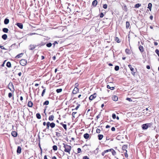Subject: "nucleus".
Returning a JSON list of instances; mask_svg holds the SVG:
<instances>
[{
    "instance_id": "1",
    "label": "nucleus",
    "mask_w": 159,
    "mask_h": 159,
    "mask_svg": "<svg viewBox=\"0 0 159 159\" xmlns=\"http://www.w3.org/2000/svg\"><path fill=\"white\" fill-rule=\"evenodd\" d=\"M63 144L64 145L63 147L65 148V149L64 150V151L70 154V152L71 149V147L70 146L68 145L67 144H66L64 143H63Z\"/></svg>"
},
{
    "instance_id": "2",
    "label": "nucleus",
    "mask_w": 159,
    "mask_h": 159,
    "mask_svg": "<svg viewBox=\"0 0 159 159\" xmlns=\"http://www.w3.org/2000/svg\"><path fill=\"white\" fill-rule=\"evenodd\" d=\"M20 63L21 65L25 66L26 64L27 60L25 59H22L20 61Z\"/></svg>"
},
{
    "instance_id": "3",
    "label": "nucleus",
    "mask_w": 159,
    "mask_h": 159,
    "mask_svg": "<svg viewBox=\"0 0 159 159\" xmlns=\"http://www.w3.org/2000/svg\"><path fill=\"white\" fill-rule=\"evenodd\" d=\"M97 94L96 93H94L93 94L91 95L89 98V99L90 100H92L94 99L96 97Z\"/></svg>"
},
{
    "instance_id": "4",
    "label": "nucleus",
    "mask_w": 159,
    "mask_h": 159,
    "mask_svg": "<svg viewBox=\"0 0 159 159\" xmlns=\"http://www.w3.org/2000/svg\"><path fill=\"white\" fill-rule=\"evenodd\" d=\"M149 126V124H145L142 125V128L143 129H147Z\"/></svg>"
},
{
    "instance_id": "5",
    "label": "nucleus",
    "mask_w": 159,
    "mask_h": 159,
    "mask_svg": "<svg viewBox=\"0 0 159 159\" xmlns=\"http://www.w3.org/2000/svg\"><path fill=\"white\" fill-rule=\"evenodd\" d=\"M128 66L129 67L130 70L132 71L131 73L133 75H134V74L135 73V72H134V69L132 67H131V66L130 65H128Z\"/></svg>"
},
{
    "instance_id": "6",
    "label": "nucleus",
    "mask_w": 159,
    "mask_h": 159,
    "mask_svg": "<svg viewBox=\"0 0 159 159\" xmlns=\"http://www.w3.org/2000/svg\"><path fill=\"white\" fill-rule=\"evenodd\" d=\"M79 91V89L77 87H75L74 89H73L72 93L74 94H75L77 93V92H78Z\"/></svg>"
},
{
    "instance_id": "7",
    "label": "nucleus",
    "mask_w": 159,
    "mask_h": 159,
    "mask_svg": "<svg viewBox=\"0 0 159 159\" xmlns=\"http://www.w3.org/2000/svg\"><path fill=\"white\" fill-rule=\"evenodd\" d=\"M21 148L20 146H18L17 150V153L20 154L21 153Z\"/></svg>"
},
{
    "instance_id": "8",
    "label": "nucleus",
    "mask_w": 159,
    "mask_h": 159,
    "mask_svg": "<svg viewBox=\"0 0 159 159\" xmlns=\"http://www.w3.org/2000/svg\"><path fill=\"white\" fill-rule=\"evenodd\" d=\"M11 135L14 137H16L17 136V133L16 131H12L11 133Z\"/></svg>"
},
{
    "instance_id": "9",
    "label": "nucleus",
    "mask_w": 159,
    "mask_h": 159,
    "mask_svg": "<svg viewBox=\"0 0 159 159\" xmlns=\"http://www.w3.org/2000/svg\"><path fill=\"white\" fill-rule=\"evenodd\" d=\"M2 38L3 39L5 40L7 39V35L6 34H4L2 35Z\"/></svg>"
},
{
    "instance_id": "10",
    "label": "nucleus",
    "mask_w": 159,
    "mask_h": 159,
    "mask_svg": "<svg viewBox=\"0 0 159 159\" xmlns=\"http://www.w3.org/2000/svg\"><path fill=\"white\" fill-rule=\"evenodd\" d=\"M2 31L4 33H7L9 31V30L7 28H4L2 29Z\"/></svg>"
},
{
    "instance_id": "11",
    "label": "nucleus",
    "mask_w": 159,
    "mask_h": 159,
    "mask_svg": "<svg viewBox=\"0 0 159 159\" xmlns=\"http://www.w3.org/2000/svg\"><path fill=\"white\" fill-rule=\"evenodd\" d=\"M89 135L88 133H86L84 135V138L86 139H88L89 138Z\"/></svg>"
},
{
    "instance_id": "12",
    "label": "nucleus",
    "mask_w": 159,
    "mask_h": 159,
    "mask_svg": "<svg viewBox=\"0 0 159 159\" xmlns=\"http://www.w3.org/2000/svg\"><path fill=\"white\" fill-rule=\"evenodd\" d=\"M17 26L19 27L20 29H22L23 27V25L21 23H17Z\"/></svg>"
},
{
    "instance_id": "13",
    "label": "nucleus",
    "mask_w": 159,
    "mask_h": 159,
    "mask_svg": "<svg viewBox=\"0 0 159 159\" xmlns=\"http://www.w3.org/2000/svg\"><path fill=\"white\" fill-rule=\"evenodd\" d=\"M9 19L7 18H6L4 20V24L5 25H7V24L9 23Z\"/></svg>"
},
{
    "instance_id": "14",
    "label": "nucleus",
    "mask_w": 159,
    "mask_h": 159,
    "mask_svg": "<svg viewBox=\"0 0 159 159\" xmlns=\"http://www.w3.org/2000/svg\"><path fill=\"white\" fill-rule=\"evenodd\" d=\"M97 1L96 0H94L93 2L92 5L94 7H96L97 4Z\"/></svg>"
},
{
    "instance_id": "15",
    "label": "nucleus",
    "mask_w": 159,
    "mask_h": 159,
    "mask_svg": "<svg viewBox=\"0 0 159 159\" xmlns=\"http://www.w3.org/2000/svg\"><path fill=\"white\" fill-rule=\"evenodd\" d=\"M112 99L113 101H116L118 100V98L117 96H113L112 97Z\"/></svg>"
},
{
    "instance_id": "16",
    "label": "nucleus",
    "mask_w": 159,
    "mask_h": 159,
    "mask_svg": "<svg viewBox=\"0 0 159 159\" xmlns=\"http://www.w3.org/2000/svg\"><path fill=\"white\" fill-rule=\"evenodd\" d=\"M139 49L141 52H143L144 51V48L142 46L140 45L139 47Z\"/></svg>"
},
{
    "instance_id": "17",
    "label": "nucleus",
    "mask_w": 159,
    "mask_h": 159,
    "mask_svg": "<svg viewBox=\"0 0 159 159\" xmlns=\"http://www.w3.org/2000/svg\"><path fill=\"white\" fill-rule=\"evenodd\" d=\"M28 105L29 107H32L33 106V103L31 101H29L28 103Z\"/></svg>"
},
{
    "instance_id": "18",
    "label": "nucleus",
    "mask_w": 159,
    "mask_h": 159,
    "mask_svg": "<svg viewBox=\"0 0 159 159\" xmlns=\"http://www.w3.org/2000/svg\"><path fill=\"white\" fill-rule=\"evenodd\" d=\"M54 116L53 115H51L49 116L48 119L50 121H52L53 120Z\"/></svg>"
},
{
    "instance_id": "19",
    "label": "nucleus",
    "mask_w": 159,
    "mask_h": 159,
    "mask_svg": "<svg viewBox=\"0 0 159 159\" xmlns=\"http://www.w3.org/2000/svg\"><path fill=\"white\" fill-rule=\"evenodd\" d=\"M98 139L99 140H101L103 137V135L102 134H98Z\"/></svg>"
},
{
    "instance_id": "20",
    "label": "nucleus",
    "mask_w": 159,
    "mask_h": 159,
    "mask_svg": "<svg viewBox=\"0 0 159 159\" xmlns=\"http://www.w3.org/2000/svg\"><path fill=\"white\" fill-rule=\"evenodd\" d=\"M152 6V4L151 3H149L148 4V8L150 10V11H151V10Z\"/></svg>"
},
{
    "instance_id": "21",
    "label": "nucleus",
    "mask_w": 159,
    "mask_h": 159,
    "mask_svg": "<svg viewBox=\"0 0 159 159\" xmlns=\"http://www.w3.org/2000/svg\"><path fill=\"white\" fill-rule=\"evenodd\" d=\"M55 124L54 123H50V126L52 128H53L54 127H55Z\"/></svg>"
},
{
    "instance_id": "22",
    "label": "nucleus",
    "mask_w": 159,
    "mask_h": 159,
    "mask_svg": "<svg viewBox=\"0 0 159 159\" xmlns=\"http://www.w3.org/2000/svg\"><path fill=\"white\" fill-rule=\"evenodd\" d=\"M23 54L22 53L19 54L16 56V57L17 58H19L23 56Z\"/></svg>"
},
{
    "instance_id": "23",
    "label": "nucleus",
    "mask_w": 159,
    "mask_h": 159,
    "mask_svg": "<svg viewBox=\"0 0 159 159\" xmlns=\"http://www.w3.org/2000/svg\"><path fill=\"white\" fill-rule=\"evenodd\" d=\"M126 53L128 54H130V51L128 49H126L125 50Z\"/></svg>"
},
{
    "instance_id": "24",
    "label": "nucleus",
    "mask_w": 159,
    "mask_h": 159,
    "mask_svg": "<svg viewBox=\"0 0 159 159\" xmlns=\"http://www.w3.org/2000/svg\"><path fill=\"white\" fill-rule=\"evenodd\" d=\"M36 116L37 118L38 119H40L41 118V116L39 113H37L36 114Z\"/></svg>"
},
{
    "instance_id": "25",
    "label": "nucleus",
    "mask_w": 159,
    "mask_h": 159,
    "mask_svg": "<svg viewBox=\"0 0 159 159\" xmlns=\"http://www.w3.org/2000/svg\"><path fill=\"white\" fill-rule=\"evenodd\" d=\"M127 148V146L126 145H124L122 146V149L126 151V149Z\"/></svg>"
},
{
    "instance_id": "26",
    "label": "nucleus",
    "mask_w": 159,
    "mask_h": 159,
    "mask_svg": "<svg viewBox=\"0 0 159 159\" xmlns=\"http://www.w3.org/2000/svg\"><path fill=\"white\" fill-rule=\"evenodd\" d=\"M141 6V4L139 3H137L136 4H135L134 6V7L135 8H139Z\"/></svg>"
},
{
    "instance_id": "27",
    "label": "nucleus",
    "mask_w": 159,
    "mask_h": 159,
    "mask_svg": "<svg viewBox=\"0 0 159 159\" xmlns=\"http://www.w3.org/2000/svg\"><path fill=\"white\" fill-rule=\"evenodd\" d=\"M111 151H112L111 152L113 155H115L116 154V152L113 149H111Z\"/></svg>"
},
{
    "instance_id": "28",
    "label": "nucleus",
    "mask_w": 159,
    "mask_h": 159,
    "mask_svg": "<svg viewBox=\"0 0 159 159\" xmlns=\"http://www.w3.org/2000/svg\"><path fill=\"white\" fill-rule=\"evenodd\" d=\"M50 125V123L49 122H48L46 123L47 128L49 129V126Z\"/></svg>"
},
{
    "instance_id": "29",
    "label": "nucleus",
    "mask_w": 159,
    "mask_h": 159,
    "mask_svg": "<svg viewBox=\"0 0 159 159\" xmlns=\"http://www.w3.org/2000/svg\"><path fill=\"white\" fill-rule=\"evenodd\" d=\"M53 149L54 151H56L57 149V146L56 145H54L53 147Z\"/></svg>"
},
{
    "instance_id": "30",
    "label": "nucleus",
    "mask_w": 159,
    "mask_h": 159,
    "mask_svg": "<svg viewBox=\"0 0 159 159\" xmlns=\"http://www.w3.org/2000/svg\"><path fill=\"white\" fill-rule=\"evenodd\" d=\"M49 102L48 101H45L43 103V105H48L49 104Z\"/></svg>"
},
{
    "instance_id": "31",
    "label": "nucleus",
    "mask_w": 159,
    "mask_h": 159,
    "mask_svg": "<svg viewBox=\"0 0 159 159\" xmlns=\"http://www.w3.org/2000/svg\"><path fill=\"white\" fill-rule=\"evenodd\" d=\"M62 91L61 89H57L56 90V92L57 93H59L61 92Z\"/></svg>"
},
{
    "instance_id": "32",
    "label": "nucleus",
    "mask_w": 159,
    "mask_h": 159,
    "mask_svg": "<svg viewBox=\"0 0 159 159\" xmlns=\"http://www.w3.org/2000/svg\"><path fill=\"white\" fill-rule=\"evenodd\" d=\"M52 46V44L51 43H47L46 46L48 47H50Z\"/></svg>"
},
{
    "instance_id": "33",
    "label": "nucleus",
    "mask_w": 159,
    "mask_h": 159,
    "mask_svg": "<svg viewBox=\"0 0 159 159\" xmlns=\"http://www.w3.org/2000/svg\"><path fill=\"white\" fill-rule=\"evenodd\" d=\"M126 28H128L129 26V24L128 21H126Z\"/></svg>"
},
{
    "instance_id": "34",
    "label": "nucleus",
    "mask_w": 159,
    "mask_h": 159,
    "mask_svg": "<svg viewBox=\"0 0 159 159\" xmlns=\"http://www.w3.org/2000/svg\"><path fill=\"white\" fill-rule=\"evenodd\" d=\"M119 67L118 66H115V70L116 71H117V70H119Z\"/></svg>"
},
{
    "instance_id": "35",
    "label": "nucleus",
    "mask_w": 159,
    "mask_h": 159,
    "mask_svg": "<svg viewBox=\"0 0 159 159\" xmlns=\"http://www.w3.org/2000/svg\"><path fill=\"white\" fill-rule=\"evenodd\" d=\"M62 126L66 130H67L66 125L62 124Z\"/></svg>"
},
{
    "instance_id": "36",
    "label": "nucleus",
    "mask_w": 159,
    "mask_h": 159,
    "mask_svg": "<svg viewBox=\"0 0 159 159\" xmlns=\"http://www.w3.org/2000/svg\"><path fill=\"white\" fill-rule=\"evenodd\" d=\"M45 91H46V89H44L43 90V91L42 92V94H41V95L42 97L43 96L44 94V93L45 92Z\"/></svg>"
},
{
    "instance_id": "37",
    "label": "nucleus",
    "mask_w": 159,
    "mask_h": 159,
    "mask_svg": "<svg viewBox=\"0 0 159 159\" xmlns=\"http://www.w3.org/2000/svg\"><path fill=\"white\" fill-rule=\"evenodd\" d=\"M30 50H33L35 48V47L34 45H30Z\"/></svg>"
},
{
    "instance_id": "38",
    "label": "nucleus",
    "mask_w": 159,
    "mask_h": 159,
    "mask_svg": "<svg viewBox=\"0 0 159 159\" xmlns=\"http://www.w3.org/2000/svg\"><path fill=\"white\" fill-rule=\"evenodd\" d=\"M6 66L8 67H10V62L8 61L6 64Z\"/></svg>"
},
{
    "instance_id": "39",
    "label": "nucleus",
    "mask_w": 159,
    "mask_h": 159,
    "mask_svg": "<svg viewBox=\"0 0 159 159\" xmlns=\"http://www.w3.org/2000/svg\"><path fill=\"white\" fill-rule=\"evenodd\" d=\"M107 5L106 4H104L103 6V7L105 9H107Z\"/></svg>"
},
{
    "instance_id": "40",
    "label": "nucleus",
    "mask_w": 159,
    "mask_h": 159,
    "mask_svg": "<svg viewBox=\"0 0 159 159\" xmlns=\"http://www.w3.org/2000/svg\"><path fill=\"white\" fill-rule=\"evenodd\" d=\"M77 150H78L77 153H80L81 151V149L80 148H78L77 149Z\"/></svg>"
},
{
    "instance_id": "41",
    "label": "nucleus",
    "mask_w": 159,
    "mask_h": 159,
    "mask_svg": "<svg viewBox=\"0 0 159 159\" xmlns=\"http://www.w3.org/2000/svg\"><path fill=\"white\" fill-rule=\"evenodd\" d=\"M112 117L113 119H115L116 118V115L115 114L113 113L112 115Z\"/></svg>"
},
{
    "instance_id": "42",
    "label": "nucleus",
    "mask_w": 159,
    "mask_h": 159,
    "mask_svg": "<svg viewBox=\"0 0 159 159\" xmlns=\"http://www.w3.org/2000/svg\"><path fill=\"white\" fill-rule=\"evenodd\" d=\"M111 149H108V150H105L104 151V152H105V153H106L107 152H109V151H111Z\"/></svg>"
},
{
    "instance_id": "43",
    "label": "nucleus",
    "mask_w": 159,
    "mask_h": 159,
    "mask_svg": "<svg viewBox=\"0 0 159 159\" xmlns=\"http://www.w3.org/2000/svg\"><path fill=\"white\" fill-rule=\"evenodd\" d=\"M127 150H126V152L125 153V156L126 157H128V154L127 153Z\"/></svg>"
},
{
    "instance_id": "44",
    "label": "nucleus",
    "mask_w": 159,
    "mask_h": 159,
    "mask_svg": "<svg viewBox=\"0 0 159 159\" xmlns=\"http://www.w3.org/2000/svg\"><path fill=\"white\" fill-rule=\"evenodd\" d=\"M77 113L76 112H73L72 113V116L74 118L75 117V115Z\"/></svg>"
},
{
    "instance_id": "45",
    "label": "nucleus",
    "mask_w": 159,
    "mask_h": 159,
    "mask_svg": "<svg viewBox=\"0 0 159 159\" xmlns=\"http://www.w3.org/2000/svg\"><path fill=\"white\" fill-rule=\"evenodd\" d=\"M100 132V130L98 129H97L96 130V132L98 133H99Z\"/></svg>"
},
{
    "instance_id": "46",
    "label": "nucleus",
    "mask_w": 159,
    "mask_h": 159,
    "mask_svg": "<svg viewBox=\"0 0 159 159\" xmlns=\"http://www.w3.org/2000/svg\"><path fill=\"white\" fill-rule=\"evenodd\" d=\"M115 40L118 43H119L120 41H119V39L118 38L116 37L115 39Z\"/></svg>"
},
{
    "instance_id": "47",
    "label": "nucleus",
    "mask_w": 159,
    "mask_h": 159,
    "mask_svg": "<svg viewBox=\"0 0 159 159\" xmlns=\"http://www.w3.org/2000/svg\"><path fill=\"white\" fill-rule=\"evenodd\" d=\"M83 159H89V158L87 156H85L83 157Z\"/></svg>"
},
{
    "instance_id": "48",
    "label": "nucleus",
    "mask_w": 159,
    "mask_h": 159,
    "mask_svg": "<svg viewBox=\"0 0 159 159\" xmlns=\"http://www.w3.org/2000/svg\"><path fill=\"white\" fill-rule=\"evenodd\" d=\"M6 60H5L4 61V62H3V63L2 64V65H1V66H2V67H3L4 66V64L6 61Z\"/></svg>"
},
{
    "instance_id": "49",
    "label": "nucleus",
    "mask_w": 159,
    "mask_h": 159,
    "mask_svg": "<svg viewBox=\"0 0 159 159\" xmlns=\"http://www.w3.org/2000/svg\"><path fill=\"white\" fill-rule=\"evenodd\" d=\"M111 130L112 131H114L115 130V128L114 127H112L111 128Z\"/></svg>"
},
{
    "instance_id": "50",
    "label": "nucleus",
    "mask_w": 159,
    "mask_h": 159,
    "mask_svg": "<svg viewBox=\"0 0 159 159\" xmlns=\"http://www.w3.org/2000/svg\"><path fill=\"white\" fill-rule=\"evenodd\" d=\"M103 16H104V14H103V13H101L100 15V17L101 18H102L103 17Z\"/></svg>"
},
{
    "instance_id": "51",
    "label": "nucleus",
    "mask_w": 159,
    "mask_h": 159,
    "mask_svg": "<svg viewBox=\"0 0 159 159\" xmlns=\"http://www.w3.org/2000/svg\"><path fill=\"white\" fill-rule=\"evenodd\" d=\"M56 135L57 136H60V134H61L60 133L58 132H56Z\"/></svg>"
},
{
    "instance_id": "52",
    "label": "nucleus",
    "mask_w": 159,
    "mask_h": 159,
    "mask_svg": "<svg viewBox=\"0 0 159 159\" xmlns=\"http://www.w3.org/2000/svg\"><path fill=\"white\" fill-rule=\"evenodd\" d=\"M80 106V104H79L76 107V108H75V109L76 110H77L78 109V108H79Z\"/></svg>"
},
{
    "instance_id": "53",
    "label": "nucleus",
    "mask_w": 159,
    "mask_h": 159,
    "mask_svg": "<svg viewBox=\"0 0 159 159\" xmlns=\"http://www.w3.org/2000/svg\"><path fill=\"white\" fill-rule=\"evenodd\" d=\"M126 100H127L129 101V102L132 101V100L130 98H126Z\"/></svg>"
},
{
    "instance_id": "54",
    "label": "nucleus",
    "mask_w": 159,
    "mask_h": 159,
    "mask_svg": "<svg viewBox=\"0 0 159 159\" xmlns=\"http://www.w3.org/2000/svg\"><path fill=\"white\" fill-rule=\"evenodd\" d=\"M57 43H57V41H55V42H54V43H53V45L54 46H55V44H57Z\"/></svg>"
},
{
    "instance_id": "55",
    "label": "nucleus",
    "mask_w": 159,
    "mask_h": 159,
    "mask_svg": "<svg viewBox=\"0 0 159 159\" xmlns=\"http://www.w3.org/2000/svg\"><path fill=\"white\" fill-rule=\"evenodd\" d=\"M0 48L2 49H5L4 47L3 46L0 45Z\"/></svg>"
},
{
    "instance_id": "56",
    "label": "nucleus",
    "mask_w": 159,
    "mask_h": 159,
    "mask_svg": "<svg viewBox=\"0 0 159 159\" xmlns=\"http://www.w3.org/2000/svg\"><path fill=\"white\" fill-rule=\"evenodd\" d=\"M12 84V85H11V86H12V87L13 88V89H12V90H11V89L10 90H11V91L13 92V91H14V88H13V85H12V84Z\"/></svg>"
},
{
    "instance_id": "57",
    "label": "nucleus",
    "mask_w": 159,
    "mask_h": 159,
    "mask_svg": "<svg viewBox=\"0 0 159 159\" xmlns=\"http://www.w3.org/2000/svg\"><path fill=\"white\" fill-rule=\"evenodd\" d=\"M21 74H22V73H21V72H19L18 74V75L19 76H20L21 75Z\"/></svg>"
},
{
    "instance_id": "58",
    "label": "nucleus",
    "mask_w": 159,
    "mask_h": 159,
    "mask_svg": "<svg viewBox=\"0 0 159 159\" xmlns=\"http://www.w3.org/2000/svg\"><path fill=\"white\" fill-rule=\"evenodd\" d=\"M100 116V114H99L97 116H96V118L97 119H98L99 117Z\"/></svg>"
},
{
    "instance_id": "59",
    "label": "nucleus",
    "mask_w": 159,
    "mask_h": 159,
    "mask_svg": "<svg viewBox=\"0 0 159 159\" xmlns=\"http://www.w3.org/2000/svg\"><path fill=\"white\" fill-rule=\"evenodd\" d=\"M146 68L148 69H150V66H149L148 65L146 66Z\"/></svg>"
},
{
    "instance_id": "60",
    "label": "nucleus",
    "mask_w": 159,
    "mask_h": 159,
    "mask_svg": "<svg viewBox=\"0 0 159 159\" xmlns=\"http://www.w3.org/2000/svg\"><path fill=\"white\" fill-rule=\"evenodd\" d=\"M105 153V152H104V151L103 152H102V156H104Z\"/></svg>"
},
{
    "instance_id": "61",
    "label": "nucleus",
    "mask_w": 159,
    "mask_h": 159,
    "mask_svg": "<svg viewBox=\"0 0 159 159\" xmlns=\"http://www.w3.org/2000/svg\"><path fill=\"white\" fill-rule=\"evenodd\" d=\"M154 44L155 45L157 46L158 45V43L156 42H154Z\"/></svg>"
},
{
    "instance_id": "62",
    "label": "nucleus",
    "mask_w": 159,
    "mask_h": 159,
    "mask_svg": "<svg viewBox=\"0 0 159 159\" xmlns=\"http://www.w3.org/2000/svg\"><path fill=\"white\" fill-rule=\"evenodd\" d=\"M150 19L151 20H152V19H153V16H150Z\"/></svg>"
},
{
    "instance_id": "63",
    "label": "nucleus",
    "mask_w": 159,
    "mask_h": 159,
    "mask_svg": "<svg viewBox=\"0 0 159 159\" xmlns=\"http://www.w3.org/2000/svg\"><path fill=\"white\" fill-rule=\"evenodd\" d=\"M111 87H110V86H109V85H107V88L108 89H111Z\"/></svg>"
},
{
    "instance_id": "64",
    "label": "nucleus",
    "mask_w": 159,
    "mask_h": 159,
    "mask_svg": "<svg viewBox=\"0 0 159 159\" xmlns=\"http://www.w3.org/2000/svg\"><path fill=\"white\" fill-rule=\"evenodd\" d=\"M52 159H57V158L56 157L54 156L52 157Z\"/></svg>"
}]
</instances>
